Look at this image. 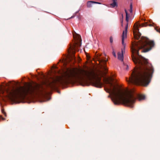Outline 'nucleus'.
I'll list each match as a JSON object with an SVG mask.
<instances>
[{"mask_svg": "<svg viewBox=\"0 0 160 160\" xmlns=\"http://www.w3.org/2000/svg\"><path fill=\"white\" fill-rule=\"evenodd\" d=\"M100 56L101 55L98 54L97 55V58L101 64V68L103 71L99 70L98 73H96L92 70L88 71L76 68H67L62 77L55 76L51 78L50 79H45L43 83L51 88L54 89L57 88L58 85L66 84L73 79L86 82L88 80L92 85L101 88L102 84L101 82V78L99 76L102 77L107 74L108 69L106 64L108 60L100 58Z\"/></svg>", "mask_w": 160, "mask_h": 160, "instance_id": "nucleus-1", "label": "nucleus"}, {"mask_svg": "<svg viewBox=\"0 0 160 160\" xmlns=\"http://www.w3.org/2000/svg\"><path fill=\"white\" fill-rule=\"evenodd\" d=\"M154 45L153 41H140L132 43L131 48L132 59L134 63L139 66L138 71L136 72H133L129 79H126L128 83L147 87L150 82L154 71L153 67L148 62V60L141 56V58L140 57L135 56L134 54L140 57L139 54V49L144 48L142 52H147L150 50Z\"/></svg>", "mask_w": 160, "mask_h": 160, "instance_id": "nucleus-2", "label": "nucleus"}, {"mask_svg": "<svg viewBox=\"0 0 160 160\" xmlns=\"http://www.w3.org/2000/svg\"><path fill=\"white\" fill-rule=\"evenodd\" d=\"M44 88L41 85L36 84L34 86L29 85L26 87H20L14 89V86L11 89H6L4 87L0 88V94L1 97L6 98L13 102L21 98H24L28 94H35L43 95Z\"/></svg>", "mask_w": 160, "mask_h": 160, "instance_id": "nucleus-3", "label": "nucleus"}, {"mask_svg": "<svg viewBox=\"0 0 160 160\" xmlns=\"http://www.w3.org/2000/svg\"><path fill=\"white\" fill-rule=\"evenodd\" d=\"M104 80L109 86V88L107 89L106 91L112 94L111 99L115 104H122L131 108L133 107V105L135 99L131 92L123 91L118 84L115 86L111 82L112 80L111 78H105Z\"/></svg>", "mask_w": 160, "mask_h": 160, "instance_id": "nucleus-4", "label": "nucleus"}, {"mask_svg": "<svg viewBox=\"0 0 160 160\" xmlns=\"http://www.w3.org/2000/svg\"><path fill=\"white\" fill-rule=\"evenodd\" d=\"M81 45V43L79 42V39L75 40L73 43L70 45L68 51L70 54V59L73 60L75 58L74 54L76 50H78V48Z\"/></svg>", "mask_w": 160, "mask_h": 160, "instance_id": "nucleus-5", "label": "nucleus"}, {"mask_svg": "<svg viewBox=\"0 0 160 160\" xmlns=\"http://www.w3.org/2000/svg\"><path fill=\"white\" fill-rule=\"evenodd\" d=\"M125 12L126 14V21L127 22V23L126 24V25L125 27V31H124L122 33V43L124 45V40L125 38H126L127 37V34L128 31V22L129 21L128 17V13L126 9L125 10Z\"/></svg>", "mask_w": 160, "mask_h": 160, "instance_id": "nucleus-6", "label": "nucleus"}, {"mask_svg": "<svg viewBox=\"0 0 160 160\" xmlns=\"http://www.w3.org/2000/svg\"><path fill=\"white\" fill-rule=\"evenodd\" d=\"M138 26L139 24L136 23L133 26V33L134 37L135 39L137 40L140 38L141 35V34L139 32Z\"/></svg>", "mask_w": 160, "mask_h": 160, "instance_id": "nucleus-7", "label": "nucleus"}, {"mask_svg": "<svg viewBox=\"0 0 160 160\" xmlns=\"http://www.w3.org/2000/svg\"><path fill=\"white\" fill-rule=\"evenodd\" d=\"M122 45L124 48L122 49L121 52H119L118 53V59L122 62L123 60V53L124 52L125 50V44L124 43V45L123 44Z\"/></svg>", "mask_w": 160, "mask_h": 160, "instance_id": "nucleus-8", "label": "nucleus"}, {"mask_svg": "<svg viewBox=\"0 0 160 160\" xmlns=\"http://www.w3.org/2000/svg\"><path fill=\"white\" fill-rule=\"evenodd\" d=\"M112 3L110 4V6L111 8H114L115 7H117L118 3L117 0H112Z\"/></svg>", "mask_w": 160, "mask_h": 160, "instance_id": "nucleus-9", "label": "nucleus"}, {"mask_svg": "<svg viewBox=\"0 0 160 160\" xmlns=\"http://www.w3.org/2000/svg\"><path fill=\"white\" fill-rule=\"evenodd\" d=\"M94 3L100 4L99 2L94 1H88L87 2V7L90 8L92 7V4Z\"/></svg>", "mask_w": 160, "mask_h": 160, "instance_id": "nucleus-10", "label": "nucleus"}, {"mask_svg": "<svg viewBox=\"0 0 160 160\" xmlns=\"http://www.w3.org/2000/svg\"><path fill=\"white\" fill-rule=\"evenodd\" d=\"M138 98L139 100L144 99L145 98V96L143 95H138Z\"/></svg>", "mask_w": 160, "mask_h": 160, "instance_id": "nucleus-11", "label": "nucleus"}, {"mask_svg": "<svg viewBox=\"0 0 160 160\" xmlns=\"http://www.w3.org/2000/svg\"><path fill=\"white\" fill-rule=\"evenodd\" d=\"M132 4H131L130 5V9L129 10V12L131 13H132Z\"/></svg>", "mask_w": 160, "mask_h": 160, "instance_id": "nucleus-12", "label": "nucleus"}, {"mask_svg": "<svg viewBox=\"0 0 160 160\" xmlns=\"http://www.w3.org/2000/svg\"><path fill=\"white\" fill-rule=\"evenodd\" d=\"M143 26H150V24L147 22H145L143 24Z\"/></svg>", "mask_w": 160, "mask_h": 160, "instance_id": "nucleus-13", "label": "nucleus"}, {"mask_svg": "<svg viewBox=\"0 0 160 160\" xmlns=\"http://www.w3.org/2000/svg\"><path fill=\"white\" fill-rule=\"evenodd\" d=\"M112 54L115 57H116V53H115V52L114 51L113 49V52H112Z\"/></svg>", "mask_w": 160, "mask_h": 160, "instance_id": "nucleus-14", "label": "nucleus"}, {"mask_svg": "<svg viewBox=\"0 0 160 160\" xmlns=\"http://www.w3.org/2000/svg\"><path fill=\"white\" fill-rule=\"evenodd\" d=\"M2 113H3V114L4 115V116L5 117H6V113L4 112V110H2Z\"/></svg>", "mask_w": 160, "mask_h": 160, "instance_id": "nucleus-15", "label": "nucleus"}, {"mask_svg": "<svg viewBox=\"0 0 160 160\" xmlns=\"http://www.w3.org/2000/svg\"><path fill=\"white\" fill-rule=\"evenodd\" d=\"M113 38L112 37H111L110 38V43H112L113 42Z\"/></svg>", "mask_w": 160, "mask_h": 160, "instance_id": "nucleus-16", "label": "nucleus"}, {"mask_svg": "<svg viewBox=\"0 0 160 160\" xmlns=\"http://www.w3.org/2000/svg\"><path fill=\"white\" fill-rule=\"evenodd\" d=\"M123 15L122 14V20H121V25H122V27L123 26V23H123Z\"/></svg>", "mask_w": 160, "mask_h": 160, "instance_id": "nucleus-17", "label": "nucleus"}, {"mask_svg": "<svg viewBox=\"0 0 160 160\" xmlns=\"http://www.w3.org/2000/svg\"><path fill=\"white\" fill-rule=\"evenodd\" d=\"M2 119V120H5V118H3L1 116H0V119Z\"/></svg>", "mask_w": 160, "mask_h": 160, "instance_id": "nucleus-18", "label": "nucleus"}, {"mask_svg": "<svg viewBox=\"0 0 160 160\" xmlns=\"http://www.w3.org/2000/svg\"><path fill=\"white\" fill-rule=\"evenodd\" d=\"M127 68H126V69L128 70V65H127Z\"/></svg>", "mask_w": 160, "mask_h": 160, "instance_id": "nucleus-19", "label": "nucleus"}, {"mask_svg": "<svg viewBox=\"0 0 160 160\" xmlns=\"http://www.w3.org/2000/svg\"><path fill=\"white\" fill-rule=\"evenodd\" d=\"M158 32H159L160 33V29L158 31Z\"/></svg>", "mask_w": 160, "mask_h": 160, "instance_id": "nucleus-20", "label": "nucleus"}, {"mask_svg": "<svg viewBox=\"0 0 160 160\" xmlns=\"http://www.w3.org/2000/svg\"><path fill=\"white\" fill-rule=\"evenodd\" d=\"M73 17V16H72V17H71L70 18H72Z\"/></svg>", "mask_w": 160, "mask_h": 160, "instance_id": "nucleus-21", "label": "nucleus"}]
</instances>
